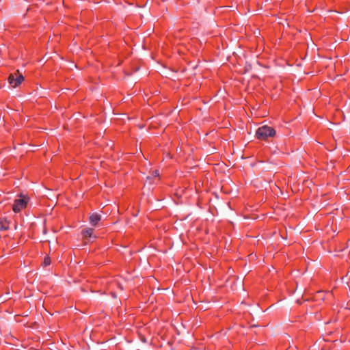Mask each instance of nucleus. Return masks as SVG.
<instances>
[{
	"label": "nucleus",
	"mask_w": 350,
	"mask_h": 350,
	"mask_svg": "<svg viewBox=\"0 0 350 350\" xmlns=\"http://www.w3.org/2000/svg\"><path fill=\"white\" fill-rule=\"evenodd\" d=\"M275 135V129L267 125L259 127L256 133V137L260 140H267L269 137H272Z\"/></svg>",
	"instance_id": "nucleus-1"
},
{
	"label": "nucleus",
	"mask_w": 350,
	"mask_h": 350,
	"mask_svg": "<svg viewBox=\"0 0 350 350\" xmlns=\"http://www.w3.org/2000/svg\"><path fill=\"white\" fill-rule=\"evenodd\" d=\"M29 201V198L27 196L20 195L18 198L14 200L12 206V210L14 213H20L21 211L25 209Z\"/></svg>",
	"instance_id": "nucleus-2"
},
{
	"label": "nucleus",
	"mask_w": 350,
	"mask_h": 350,
	"mask_svg": "<svg viewBox=\"0 0 350 350\" xmlns=\"http://www.w3.org/2000/svg\"><path fill=\"white\" fill-rule=\"evenodd\" d=\"M24 81L23 76L17 70L14 74H10L8 77V82L12 88H16L21 85Z\"/></svg>",
	"instance_id": "nucleus-3"
},
{
	"label": "nucleus",
	"mask_w": 350,
	"mask_h": 350,
	"mask_svg": "<svg viewBox=\"0 0 350 350\" xmlns=\"http://www.w3.org/2000/svg\"><path fill=\"white\" fill-rule=\"evenodd\" d=\"M101 219V215L97 213H92L89 218L90 223L93 226H96Z\"/></svg>",
	"instance_id": "nucleus-4"
},
{
	"label": "nucleus",
	"mask_w": 350,
	"mask_h": 350,
	"mask_svg": "<svg viewBox=\"0 0 350 350\" xmlns=\"http://www.w3.org/2000/svg\"><path fill=\"white\" fill-rule=\"evenodd\" d=\"M94 230L90 228L82 230V235L85 239L90 240L92 237Z\"/></svg>",
	"instance_id": "nucleus-5"
},
{
	"label": "nucleus",
	"mask_w": 350,
	"mask_h": 350,
	"mask_svg": "<svg viewBox=\"0 0 350 350\" xmlns=\"http://www.w3.org/2000/svg\"><path fill=\"white\" fill-rule=\"evenodd\" d=\"M330 296L331 293L329 291H320L317 292L315 295L316 299H325V296Z\"/></svg>",
	"instance_id": "nucleus-6"
},
{
	"label": "nucleus",
	"mask_w": 350,
	"mask_h": 350,
	"mask_svg": "<svg viewBox=\"0 0 350 350\" xmlns=\"http://www.w3.org/2000/svg\"><path fill=\"white\" fill-rule=\"evenodd\" d=\"M9 228L8 224L6 221H3L0 219V229L1 230H7Z\"/></svg>",
	"instance_id": "nucleus-7"
},
{
	"label": "nucleus",
	"mask_w": 350,
	"mask_h": 350,
	"mask_svg": "<svg viewBox=\"0 0 350 350\" xmlns=\"http://www.w3.org/2000/svg\"><path fill=\"white\" fill-rule=\"evenodd\" d=\"M51 259L49 257H45L44 259V262H43V264H44V266L46 267L48 265H49L51 264Z\"/></svg>",
	"instance_id": "nucleus-8"
},
{
	"label": "nucleus",
	"mask_w": 350,
	"mask_h": 350,
	"mask_svg": "<svg viewBox=\"0 0 350 350\" xmlns=\"http://www.w3.org/2000/svg\"><path fill=\"white\" fill-rule=\"evenodd\" d=\"M159 174L158 170H154L152 172V176L154 177H157V176H159Z\"/></svg>",
	"instance_id": "nucleus-9"
}]
</instances>
